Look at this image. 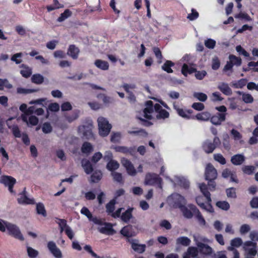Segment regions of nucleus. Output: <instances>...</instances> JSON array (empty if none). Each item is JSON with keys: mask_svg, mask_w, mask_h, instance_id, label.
<instances>
[{"mask_svg": "<svg viewBox=\"0 0 258 258\" xmlns=\"http://www.w3.org/2000/svg\"><path fill=\"white\" fill-rule=\"evenodd\" d=\"M15 31L17 33L21 36H24L26 33V30L25 27L22 25H18L15 27Z\"/></svg>", "mask_w": 258, "mask_h": 258, "instance_id": "58", "label": "nucleus"}, {"mask_svg": "<svg viewBox=\"0 0 258 258\" xmlns=\"http://www.w3.org/2000/svg\"><path fill=\"white\" fill-rule=\"evenodd\" d=\"M216 206L222 210L227 211L230 208L229 204L226 201H219L217 202Z\"/></svg>", "mask_w": 258, "mask_h": 258, "instance_id": "48", "label": "nucleus"}, {"mask_svg": "<svg viewBox=\"0 0 258 258\" xmlns=\"http://www.w3.org/2000/svg\"><path fill=\"white\" fill-rule=\"evenodd\" d=\"M169 204L175 208H180L183 206L185 205L186 202L183 197L178 194H173L168 198L167 199Z\"/></svg>", "mask_w": 258, "mask_h": 258, "instance_id": "3", "label": "nucleus"}, {"mask_svg": "<svg viewBox=\"0 0 258 258\" xmlns=\"http://www.w3.org/2000/svg\"><path fill=\"white\" fill-rule=\"evenodd\" d=\"M52 129L51 124L48 122H45L42 125V130L45 134H49L51 133Z\"/></svg>", "mask_w": 258, "mask_h": 258, "instance_id": "62", "label": "nucleus"}, {"mask_svg": "<svg viewBox=\"0 0 258 258\" xmlns=\"http://www.w3.org/2000/svg\"><path fill=\"white\" fill-rule=\"evenodd\" d=\"M102 177V173L100 171L96 170L95 171L93 174L91 176V181L92 182H98Z\"/></svg>", "mask_w": 258, "mask_h": 258, "instance_id": "39", "label": "nucleus"}, {"mask_svg": "<svg viewBox=\"0 0 258 258\" xmlns=\"http://www.w3.org/2000/svg\"><path fill=\"white\" fill-rule=\"evenodd\" d=\"M183 258H199L198 249L195 247H189L184 254Z\"/></svg>", "mask_w": 258, "mask_h": 258, "instance_id": "18", "label": "nucleus"}, {"mask_svg": "<svg viewBox=\"0 0 258 258\" xmlns=\"http://www.w3.org/2000/svg\"><path fill=\"white\" fill-rule=\"evenodd\" d=\"M36 210L38 214L42 215L43 217L46 216V212L44 205L42 203H39L37 204Z\"/></svg>", "mask_w": 258, "mask_h": 258, "instance_id": "41", "label": "nucleus"}, {"mask_svg": "<svg viewBox=\"0 0 258 258\" xmlns=\"http://www.w3.org/2000/svg\"><path fill=\"white\" fill-rule=\"evenodd\" d=\"M245 157L243 155L237 154L232 157L231 162L236 165L241 164L244 161Z\"/></svg>", "mask_w": 258, "mask_h": 258, "instance_id": "33", "label": "nucleus"}, {"mask_svg": "<svg viewBox=\"0 0 258 258\" xmlns=\"http://www.w3.org/2000/svg\"><path fill=\"white\" fill-rule=\"evenodd\" d=\"M220 66V61L217 56H214L212 59V68L214 70H218Z\"/></svg>", "mask_w": 258, "mask_h": 258, "instance_id": "52", "label": "nucleus"}, {"mask_svg": "<svg viewBox=\"0 0 258 258\" xmlns=\"http://www.w3.org/2000/svg\"><path fill=\"white\" fill-rule=\"evenodd\" d=\"M47 99L46 98H40L38 99L34 100H32L29 102V104H37L42 105L43 106H45L47 105L46 103Z\"/></svg>", "mask_w": 258, "mask_h": 258, "instance_id": "50", "label": "nucleus"}, {"mask_svg": "<svg viewBox=\"0 0 258 258\" xmlns=\"http://www.w3.org/2000/svg\"><path fill=\"white\" fill-rule=\"evenodd\" d=\"M79 133L86 139H90L92 137V125L88 124L87 125H81L78 128Z\"/></svg>", "mask_w": 258, "mask_h": 258, "instance_id": "13", "label": "nucleus"}, {"mask_svg": "<svg viewBox=\"0 0 258 258\" xmlns=\"http://www.w3.org/2000/svg\"><path fill=\"white\" fill-rule=\"evenodd\" d=\"M205 45L209 49H213L216 45V41L212 39H207L205 41Z\"/></svg>", "mask_w": 258, "mask_h": 258, "instance_id": "55", "label": "nucleus"}, {"mask_svg": "<svg viewBox=\"0 0 258 258\" xmlns=\"http://www.w3.org/2000/svg\"><path fill=\"white\" fill-rule=\"evenodd\" d=\"M218 89L226 95H230L232 94V90L228 84L220 83L218 86Z\"/></svg>", "mask_w": 258, "mask_h": 258, "instance_id": "28", "label": "nucleus"}, {"mask_svg": "<svg viewBox=\"0 0 258 258\" xmlns=\"http://www.w3.org/2000/svg\"><path fill=\"white\" fill-rule=\"evenodd\" d=\"M47 247L50 252L55 258L63 257V255L61 252V251L57 246L56 243L52 241H49L47 243Z\"/></svg>", "mask_w": 258, "mask_h": 258, "instance_id": "8", "label": "nucleus"}, {"mask_svg": "<svg viewBox=\"0 0 258 258\" xmlns=\"http://www.w3.org/2000/svg\"><path fill=\"white\" fill-rule=\"evenodd\" d=\"M17 200L19 204L23 205L33 204L34 203V201L33 199H30L26 195L25 189L22 193L18 195Z\"/></svg>", "mask_w": 258, "mask_h": 258, "instance_id": "16", "label": "nucleus"}, {"mask_svg": "<svg viewBox=\"0 0 258 258\" xmlns=\"http://www.w3.org/2000/svg\"><path fill=\"white\" fill-rule=\"evenodd\" d=\"M114 150L116 152H119L123 153H131V149H128L124 146H116L114 147Z\"/></svg>", "mask_w": 258, "mask_h": 258, "instance_id": "60", "label": "nucleus"}, {"mask_svg": "<svg viewBox=\"0 0 258 258\" xmlns=\"http://www.w3.org/2000/svg\"><path fill=\"white\" fill-rule=\"evenodd\" d=\"M199 188L201 192L203 194L205 197L206 198L208 202L211 201L210 194L207 189V186L204 183L199 184Z\"/></svg>", "mask_w": 258, "mask_h": 258, "instance_id": "38", "label": "nucleus"}, {"mask_svg": "<svg viewBox=\"0 0 258 258\" xmlns=\"http://www.w3.org/2000/svg\"><path fill=\"white\" fill-rule=\"evenodd\" d=\"M98 229L102 233L109 234L112 233V225L109 223H104L101 226L98 227Z\"/></svg>", "mask_w": 258, "mask_h": 258, "instance_id": "25", "label": "nucleus"}, {"mask_svg": "<svg viewBox=\"0 0 258 258\" xmlns=\"http://www.w3.org/2000/svg\"><path fill=\"white\" fill-rule=\"evenodd\" d=\"M193 96L198 100L202 102L205 101L208 98L206 94L201 92H195L193 94Z\"/></svg>", "mask_w": 258, "mask_h": 258, "instance_id": "51", "label": "nucleus"}, {"mask_svg": "<svg viewBox=\"0 0 258 258\" xmlns=\"http://www.w3.org/2000/svg\"><path fill=\"white\" fill-rule=\"evenodd\" d=\"M227 196L228 198H236V189L233 187L229 188L226 189Z\"/></svg>", "mask_w": 258, "mask_h": 258, "instance_id": "61", "label": "nucleus"}, {"mask_svg": "<svg viewBox=\"0 0 258 258\" xmlns=\"http://www.w3.org/2000/svg\"><path fill=\"white\" fill-rule=\"evenodd\" d=\"M121 234L124 236L130 237L136 235V232L134 231L133 227L131 225H128L124 227L120 231Z\"/></svg>", "mask_w": 258, "mask_h": 258, "instance_id": "19", "label": "nucleus"}, {"mask_svg": "<svg viewBox=\"0 0 258 258\" xmlns=\"http://www.w3.org/2000/svg\"><path fill=\"white\" fill-rule=\"evenodd\" d=\"M123 88L128 93L127 99L129 101L133 103H134L136 101V97L134 94H133L131 91L130 89H133L135 88V86L134 85H128V84H124L123 85Z\"/></svg>", "mask_w": 258, "mask_h": 258, "instance_id": "23", "label": "nucleus"}, {"mask_svg": "<svg viewBox=\"0 0 258 258\" xmlns=\"http://www.w3.org/2000/svg\"><path fill=\"white\" fill-rule=\"evenodd\" d=\"M94 64L97 68L103 71H106L109 68V64L107 61L99 59L94 61Z\"/></svg>", "mask_w": 258, "mask_h": 258, "instance_id": "30", "label": "nucleus"}, {"mask_svg": "<svg viewBox=\"0 0 258 258\" xmlns=\"http://www.w3.org/2000/svg\"><path fill=\"white\" fill-rule=\"evenodd\" d=\"M174 63L170 60H167L162 66V69L168 73H171L173 70L171 69V67L173 66Z\"/></svg>", "mask_w": 258, "mask_h": 258, "instance_id": "42", "label": "nucleus"}, {"mask_svg": "<svg viewBox=\"0 0 258 258\" xmlns=\"http://www.w3.org/2000/svg\"><path fill=\"white\" fill-rule=\"evenodd\" d=\"M220 143V140L218 138L215 137L213 141L210 140L205 141L203 145L204 150L207 153L213 152L216 148V146Z\"/></svg>", "mask_w": 258, "mask_h": 258, "instance_id": "7", "label": "nucleus"}, {"mask_svg": "<svg viewBox=\"0 0 258 258\" xmlns=\"http://www.w3.org/2000/svg\"><path fill=\"white\" fill-rule=\"evenodd\" d=\"M190 240L186 236H180L176 239V245H182L187 246L190 244Z\"/></svg>", "mask_w": 258, "mask_h": 258, "instance_id": "31", "label": "nucleus"}, {"mask_svg": "<svg viewBox=\"0 0 258 258\" xmlns=\"http://www.w3.org/2000/svg\"><path fill=\"white\" fill-rule=\"evenodd\" d=\"M35 92L34 90L26 89L22 87H18L17 88V93L19 94H27Z\"/></svg>", "mask_w": 258, "mask_h": 258, "instance_id": "54", "label": "nucleus"}, {"mask_svg": "<svg viewBox=\"0 0 258 258\" xmlns=\"http://www.w3.org/2000/svg\"><path fill=\"white\" fill-rule=\"evenodd\" d=\"M27 251L29 257L30 258L36 257L39 253L37 250L30 246L27 247Z\"/></svg>", "mask_w": 258, "mask_h": 258, "instance_id": "45", "label": "nucleus"}, {"mask_svg": "<svg viewBox=\"0 0 258 258\" xmlns=\"http://www.w3.org/2000/svg\"><path fill=\"white\" fill-rule=\"evenodd\" d=\"M97 121L100 135L102 137L107 136L112 127L111 124H109L108 120L103 117H99Z\"/></svg>", "mask_w": 258, "mask_h": 258, "instance_id": "4", "label": "nucleus"}, {"mask_svg": "<svg viewBox=\"0 0 258 258\" xmlns=\"http://www.w3.org/2000/svg\"><path fill=\"white\" fill-rule=\"evenodd\" d=\"M161 178H160L157 174L148 173L146 174L145 177V184L150 185L158 184L159 187L161 188Z\"/></svg>", "mask_w": 258, "mask_h": 258, "instance_id": "5", "label": "nucleus"}, {"mask_svg": "<svg viewBox=\"0 0 258 258\" xmlns=\"http://www.w3.org/2000/svg\"><path fill=\"white\" fill-rule=\"evenodd\" d=\"M7 231L10 235H12L16 238H17L20 240H24V237L21 234L19 228L16 225L9 222L6 229V231Z\"/></svg>", "mask_w": 258, "mask_h": 258, "instance_id": "6", "label": "nucleus"}, {"mask_svg": "<svg viewBox=\"0 0 258 258\" xmlns=\"http://www.w3.org/2000/svg\"><path fill=\"white\" fill-rule=\"evenodd\" d=\"M82 166L86 174H89L92 172L93 167L89 160L87 159L82 160Z\"/></svg>", "mask_w": 258, "mask_h": 258, "instance_id": "34", "label": "nucleus"}, {"mask_svg": "<svg viewBox=\"0 0 258 258\" xmlns=\"http://www.w3.org/2000/svg\"><path fill=\"white\" fill-rule=\"evenodd\" d=\"M121 164L126 168L128 174L132 176H134L137 173V171L135 169L132 163L127 159L122 158L121 159Z\"/></svg>", "mask_w": 258, "mask_h": 258, "instance_id": "14", "label": "nucleus"}, {"mask_svg": "<svg viewBox=\"0 0 258 258\" xmlns=\"http://www.w3.org/2000/svg\"><path fill=\"white\" fill-rule=\"evenodd\" d=\"M128 241L131 244L132 248L137 252L142 253L145 250L146 245L139 243V240L136 239H128Z\"/></svg>", "mask_w": 258, "mask_h": 258, "instance_id": "12", "label": "nucleus"}, {"mask_svg": "<svg viewBox=\"0 0 258 258\" xmlns=\"http://www.w3.org/2000/svg\"><path fill=\"white\" fill-rule=\"evenodd\" d=\"M173 107L176 111L177 114L181 117L186 119H190L192 118L191 117V111L190 110L183 109V108H180L179 105L175 104H174Z\"/></svg>", "mask_w": 258, "mask_h": 258, "instance_id": "15", "label": "nucleus"}, {"mask_svg": "<svg viewBox=\"0 0 258 258\" xmlns=\"http://www.w3.org/2000/svg\"><path fill=\"white\" fill-rule=\"evenodd\" d=\"M249 238L251 239V241L256 242L258 241V231H252L250 232L249 234Z\"/></svg>", "mask_w": 258, "mask_h": 258, "instance_id": "64", "label": "nucleus"}, {"mask_svg": "<svg viewBox=\"0 0 258 258\" xmlns=\"http://www.w3.org/2000/svg\"><path fill=\"white\" fill-rule=\"evenodd\" d=\"M222 175L223 177L225 178L229 177L230 180L232 182H238L235 173L228 169H226L223 171Z\"/></svg>", "mask_w": 258, "mask_h": 258, "instance_id": "26", "label": "nucleus"}, {"mask_svg": "<svg viewBox=\"0 0 258 258\" xmlns=\"http://www.w3.org/2000/svg\"><path fill=\"white\" fill-rule=\"evenodd\" d=\"M32 81L36 84H41L43 81V77L40 74L34 75L32 77Z\"/></svg>", "mask_w": 258, "mask_h": 258, "instance_id": "56", "label": "nucleus"}, {"mask_svg": "<svg viewBox=\"0 0 258 258\" xmlns=\"http://www.w3.org/2000/svg\"><path fill=\"white\" fill-rule=\"evenodd\" d=\"M154 112L157 119H164L168 118L169 116V112L163 109L160 104L156 103L154 105L152 101H148L146 103L144 109L143 111L139 112L137 117L142 121H145V119H151Z\"/></svg>", "mask_w": 258, "mask_h": 258, "instance_id": "1", "label": "nucleus"}, {"mask_svg": "<svg viewBox=\"0 0 258 258\" xmlns=\"http://www.w3.org/2000/svg\"><path fill=\"white\" fill-rule=\"evenodd\" d=\"M202 198L201 197H198L196 199V201L198 204V205L201 207L202 208L207 210V211L209 212H213V209L211 206V205L209 204H205L202 202Z\"/></svg>", "mask_w": 258, "mask_h": 258, "instance_id": "35", "label": "nucleus"}, {"mask_svg": "<svg viewBox=\"0 0 258 258\" xmlns=\"http://www.w3.org/2000/svg\"><path fill=\"white\" fill-rule=\"evenodd\" d=\"M21 118L28 125H36L38 122V118L34 115L27 116V114H22L21 115Z\"/></svg>", "mask_w": 258, "mask_h": 258, "instance_id": "17", "label": "nucleus"}, {"mask_svg": "<svg viewBox=\"0 0 258 258\" xmlns=\"http://www.w3.org/2000/svg\"><path fill=\"white\" fill-rule=\"evenodd\" d=\"M229 59L233 66H239L241 64V58L234 55H230L229 56Z\"/></svg>", "mask_w": 258, "mask_h": 258, "instance_id": "40", "label": "nucleus"}, {"mask_svg": "<svg viewBox=\"0 0 258 258\" xmlns=\"http://www.w3.org/2000/svg\"><path fill=\"white\" fill-rule=\"evenodd\" d=\"M190 206L194 205L189 204L187 207H185V205H184L182 206V207L179 208L182 211L183 216L185 218L188 219L191 218L193 216V215L195 214L192 210L190 209Z\"/></svg>", "mask_w": 258, "mask_h": 258, "instance_id": "27", "label": "nucleus"}, {"mask_svg": "<svg viewBox=\"0 0 258 258\" xmlns=\"http://www.w3.org/2000/svg\"><path fill=\"white\" fill-rule=\"evenodd\" d=\"M190 209L192 210L195 215L198 219V222L201 226H205L206 225V221L203 217L199 210L195 206H190Z\"/></svg>", "mask_w": 258, "mask_h": 258, "instance_id": "24", "label": "nucleus"}, {"mask_svg": "<svg viewBox=\"0 0 258 258\" xmlns=\"http://www.w3.org/2000/svg\"><path fill=\"white\" fill-rule=\"evenodd\" d=\"M132 209H128L124 213H122L121 218V220L125 222H127L132 218Z\"/></svg>", "mask_w": 258, "mask_h": 258, "instance_id": "44", "label": "nucleus"}, {"mask_svg": "<svg viewBox=\"0 0 258 258\" xmlns=\"http://www.w3.org/2000/svg\"><path fill=\"white\" fill-rule=\"evenodd\" d=\"M79 52L80 51L78 48L74 45H72L70 46L67 54L73 59H77L78 57Z\"/></svg>", "mask_w": 258, "mask_h": 258, "instance_id": "29", "label": "nucleus"}, {"mask_svg": "<svg viewBox=\"0 0 258 258\" xmlns=\"http://www.w3.org/2000/svg\"><path fill=\"white\" fill-rule=\"evenodd\" d=\"M242 244V240L241 238L239 237H236L232 239L230 241V246L229 247H239Z\"/></svg>", "mask_w": 258, "mask_h": 258, "instance_id": "47", "label": "nucleus"}, {"mask_svg": "<svg viewBox=\"0 0 258 258\" xmlns=\"http://www.w3.org/2000/svg\"><path fill=\"white\" fill-rule=\"evenodd\" d=\"M217 176V172L216 169L211 164H208L206 168L205 178L209 181L215 179Z\"/></svg>", "mask_w": 258, "mask_h": 258, "instance_id": "10", "label": "nucleus"}, {"mask_svg": "<svg viewBox=\"0 0 258 258\" xmlns=\"http://www.w3.org/2000/svg\"><path fill=\"white\" fill-rule=\"evenodd\" d=\"M72 15V12L69 10H66L63 13L60 15V16L58 18L57 20L59 22H62L70 17Z\"/></svg>", "mask_w": 258, "mask_h": 258, "instance_id": "53", "label": "nucleus"}, {"mask_svg": "<svg viewBox=\"0 0 258 258\" xmlns=\"http://www.w3.org/2000/svg\"><path fill=\"white\" fill-rule=\"evenodd\" d=\"M243 248L248 254L254 256L257 252L256 243L250 241H246L243 244Z\"/></svg>", "mask_w": 258, "mask_h": 258, "instance_id": "11", "label": "nucleus"}, {"mask_svg": "<svg viewBox=\"0 0 258 258\" xmlns=\"http://www.w3.org/2000/svg\"><path fill=\"white\" fill-rule=\"evenodd\" d=\"M211 115L209 112L205 111L197 114L192 118H195L199 121H207L211 118Z\"/></svg>", "mask_w": 258, "mask_h": 258, "instance_id": "32", "label": "nucleus"}, {"mask_svg": "<svg viewBox=\"0 0 258 258\" xmlns=\"http://www.w3.org/2000/svg\"><path fill=\"white\" fill-rule=\"evenodd\" d=\"M242 99L246 103H250L253 102V99L252 96L249 94L242 93Z\"/></svg>", "mask_w": 258, "mask_h": 258, "instance_id": "57", "label": "nucleus"}, {"mask_svg": "<svg viewBox=\"0 0 258 258\" xmlns=\"http://www.w3.org/2000/svg\"><path fill=\"white\" fill-rule=\"evenodd\" d=\"M194 241L197 245L200 251L204 254H210L212 252V248L208 244L203 243L202 242H207L209 240L206 238L199 237L194 236Z\"/></svg>", "mask_w": 258, "mask_h": 258, "instance_id": "2", "label": "nucleus"}, {"mask_svg": "<svg viewBox=\"0 0 258 258\" xmlns=\"http://www.w3.org/2000/svg\"><path fill=\"white\" fill-rule=\"evenodd\" d=\"M112 154L111 151H106L105 153L104 159L108 161L106 167L108 170L111 172V174H113V162L112 161Z\"/></svg>", "mask_w": 258, "mask_h": 258, "instance_id": "22", "label": "nucleus"}, {"mask_svg": "<svg viewBox=\"0 0 258 258\" xmlns=\"http://www.w3.org/2000/svg\"><path fill=\"white\" fill-rule=\"evenodd\" d=\"M23 56L22 53H17L15 54L11 57V60L15 62L17 64H19L22 62L21 57Z\"/></svg>", "mask_w": 258, "mask_h": 258, "instance_id": "59", "label": "nucleus"}, {"mask_svg": "<svg viewBox=\"0 0 258 258\" xmlns=\"http://www.w3.org/2000/svg\"><path fill=\"white\" fill-rule=\"evenodd\" d=\"M93 150L92 145L88 142H85L81 148V151L83 154L88 155Z\"/></svg>", "mask_w": 258, "mask_h": 258, "instance_id": "36", "label": "nucleus"}, {"mask_svg": "<svg viewBox=\"0 0 258 258\" xmlns=\"http://www.w3.org/2000/svg\"><path fill=\"white\" fill-rule=\"evenodd\" d=\"M196 69L193 68L192 66H189L185 63L183 64L181 69L182 74L184 76H186L187 74H191L194 72H196Z\"/></svg>", "mask_w": 258, "mask_h": 258, "instance_id": "37", "label": "nucleus"}, {"mask_svg": "<svg viewBox=\"0 0 258 258\" xmlns=\"http://www.w3.org/2000/svg\"><path fill=\"white\" fill-rule=\"evenodd\" d=\"M6 87L8 89H11L13 87L7 79H0V90H3Z\"/></svg>", "mask_w": 258, "mask_h": 258, "instance_id": "46", "label": "nucleus"}, {"mask_svg": "<svg viewBox=\"0 0 258 258\" xmlns=\"http://www.w3.org/2000/svg\"><path fill=\"white\" fill-rule=\"evenodd\" d=\"M106 212L108 215L113 217V200L106 205Z\"/></svg>", "mask_w": 258, "mask_h": 258, "instance_id": "63", "label": "nucleus"}, {"mask_svg": "<svg viewBox=\"0 0 258 258\" xmlns=\"http://www.w3.org/2000/svg\"><path fill=\"white\" fill-rule=\"evenodd\" d=\"M11 120V118L8 119L7 121V124L8 125V127L11 130L13 135L16 138L21 137V132L17 124H11L10 122Z\"/></svg>", "mask_w": 258, "mask_h": 258, "instance_id": "21", "label": "nucleus"}, {"mask_svg": "<svg viewBox=\"0 0 258 258\" xmlns=\"http://www.w3.org/2000/svg\"><path fill=\"white\" fill-rule=\"evenodd\" d=\"M16 182V179L10 176L3 175L0 178V183L4 184L6 186H8L9 190L11 193L14 192L13 187Z\"/></svg>", "mask_w": 258, "mask_h": 258, "instance_id": "9", "label": "nucleus"}, {"mask_svg": "<svg viewBox=\"0 0 258 258\" xmlns=\"http://www.w3.org/2000/svg\"><path fill=\"white\" fill-rule=\"evenodd\" d=\"M225 120V114L218 113L216 115L211 117V122L215 125H219L221 122Z\"/></svg>", "mask_w": 258, "mask_h": 258, "instance_id": "20", "label": "nucleus"}, {"mask_svg": "<svg viewBox=\"0 0 258 258\" xmlns=\"http://www.w3.org/2000/svg\"><path fill=\"white\" fill-rule=\"evenodd\" d=\"M176 182L177 184L185 188L188 187L189 185L188 181L184 177H177Z\"/></svg>", "mask_w": 258, "mask_h": 258, "instance_id": "49", "label": "nucleus"}, {"mask_svg": "<svg viewBox=\"0 0 258 258\" xmlns=\"http://www.w3.org/2000/svg\"><path fill=\"white\" fill-rule=\"evenodd\" d=\"M155 256L156 258H178V255L176 253H171L164 256V254L160 252H158L155 254Z\"/></svg>", "mask_w": 258, "mask_h": 258, "instance_id": "43", "label": "nucleus"}]
</instances>
